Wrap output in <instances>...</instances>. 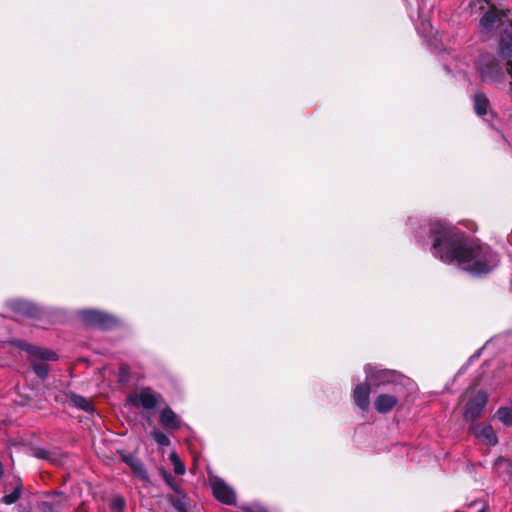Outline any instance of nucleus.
<instances>
[{"label": "nucleus", "instance_id": "f257e3e1", "mask_svg": "<svg viewBox=\"0 0 512 512\" xmlns=\"http://www.w3.org/2000/svg\"><path fill=\"white\" fill-rule=\"evenodd\" d=\"M429 237L433 256L446 264L474 275L489 273L497 265V256L487 245L469 242L464 233L440 221L429 224Z\"/></svg>", "mask_w": 512, "mask_h": 512}, {"label": "nucleus", "instance_id": "f03ea898", "mask_svg": "<svg viewBox=\"0 0 512 512\" xmlns=\"http://www.w3.org/2000/svg\"><path fill=\"white\" fill-rule=\"evenodd\" d=\"M482 33L500 35L499 53L504 59L512 57V21L495 8L489 9L480 20Z\"/></svg>", "mask_w": 512, "mask_h": 512}, {"label": "nucleus", "instance_id": "7ed1b4c3", "mask_svg": "<svg viewBox=\"0 0 512 512\" xmlns=\"http://www.w3.org/2000/svg\"><path fill=\"white\" fill-rule=\"evenodd\" d=\"M477 70L482 82L491 85L502 84L505 81V72L497 63L494 56L483 54L477 61Z\"/></svg>", "mask_w": 512, "mask_h": 512}, {"label": "nucleus", "instance_id": "20e7f679", "mask_svg": "<svg viewBox=\"0 0 512 512\" xmlns=\"http://www.w3.org/2000/svg\"><path fill=\"white\" fill-rule=\"evenodd\" d=\"M26 351L33 358L32 368L36 375L40 378L47 377L48 365L44 362H37V360H56V354L51 350L32 345H27Z\"/></svg>", "mask_w": 512, "mask_h": 512}, {"label": "nucleus", "instance_id": "39448f33", "mask_svg": "<svg viewBox=\"0 0 512 512\" xmlns=\"http://www.w3.org/2000/svg\"><path fill=\"white\" fill-rule=\"evenodd\" d=\"M161 396L150 388H141L127 396V401L136 408L151 410L155 408Z\"/></svg>", "mask_w": 512, "mask_h": 512}, {"label": "nucleus", "instance_id": "423d86ee", "mask_svg": "<svg viewBox=\"0 0 512 512\" xmlns=\"http://www.w3.org/2000/svg\"><path fill=\"white\" fill-rule=\"evenodd\" d=\"M209 483L214 497L226 505H234L236 503V493L223 479L217 476L209 477Z\"/></svg>", "mask_w": 512, "mask_h": 512}, {"label": "nucleus", "instance_id": "0eeeda50", "mask_svg": "<svg viewBox=\"0 0 512 512\" xmlns=\"http://www.w3.org/2000/svg\"><path fill=\"white\" fill-rule=\"evenodd\" d=\"M487 404V394L484 391L476 392L466 403L463 417L466 421L474 422L483 414Z\"/></svg>", "mask_w": 512, "mask_h": 512}, {"label": "nucleus", "instance_id": "6e6552de", "mask_svg": "<svg viewBox=\"0 0 512 512\" xmlns=\"http://www.w3.org/2000/svg\"><path fill=\"white\" fill-rule=\"evenodd\" d=\"M79 317L83 323L100 329H109L116 324L113 317L96 310H82Z\"/></svg>", "mask_w": 512, "mask_h": 512}, {"label": "nucleus", "instance_id": "1a4fd4ad", "mask_svg": "<svg viewBox=\"0 0 512 512\" xmlns=\"http://www.w3.org/2000/svg\"><path fill=\"white\" fill-rule=\"evenodd\" d=\"M366 380L370 386L382 387L395 382L396 374L391 370L377 369L372 365L365 367Z\"/></svg>", "mask_w": 512, "mask_h": 512}, {"label": "nucleus", "instance_id": "9d476101", "mask_svg": "<svg viewBox=\"0 0 512 512\" xmlns=\"http://www.w3.org/2000/svg\"><path fill=\"white\" fill-rule=\"evenodd\" d=\"M400 397L401 387L394 385L392 394L383 393L376 397L374 407L379 413H388L398 404Z\"/></svg>", "mask_w": 512, "mask_h": 512}, {"label": "nucleus", "instance_id": "9b49d317", "mask_svg": "<svg viewBox=\"0 0 512 512\" xmlns=\"http://www.w3.org/2000/svg\"><path fill=\"white\" fill-rule=\"evenodd\" d=\"M469 432L487 445L494 446L498 442L497 435L490 424L472 423Z\"/></svg>", "mask_w": 512, "mask_h": 512}, {"label": "nucleus", "instance_id": "f8f14e48", "mask_svg": "<svg viewBox=\"0 0 512 512\" xmlns=\"http://www.w3.org/2000/svg\"><path fill=\"white\" fill-rule=\"evenodd\" d=\"M8 306L20 315L36 317L39 314V308L27 300L14 299L8 302Z\"/></svg>", "mask_w": 512, "mask_h": 512}, {"label": "nucleus", "instance_id": "ddd939ff", "mask_svg": "<svg viewBox=\"0 0 512 512\" xmlns=\"http://www.w3.org/2000/svg\"><path fill=\"white\" fill-rule=\"evenodd\" d=\"M123 461L130 466L134 474L144 483H149V474L143 463L132 455L123 456Z\"/></svg>", "mask_w": 512, "mask_h": 512}, {"label": "nucleus", "instance_id": "4468645a", "mask_svg": "<svg viewBox=\"0 0 512 512\" xmlns=\"http://www.w3.org/2000/svg\"><path fill=\"white\" fill-rule=\"evenodd\" d=\"M369 394H370V384L364 383L359 384L355 387L353 392V398L356 403V405L362 409L366 410L369 407Z\"/></svg>", "mask_w": 512, "mask_h": 512}, {"label": "nucleus", "instance_id": "2eb2a0df", "mask_svg": "<svg viewBox=\"0 0 512 512\" xmlns=\"http://www.w3.org/2000/svg\"><path fill=\"white\" fill-rule=\"evenodd\" d=\"M160 423L167 429H178L181 426V419L170 408H165L159 415Z\"/></svg>", "mask_w": 512, "mask_h": 512}, {"label": "nucleus", "instance_id": "dca6fc26", "mask_svg": "<svg viewBox=\"0 0 512 512\" xmlns=\"http://www.w3.org/2000/svg\"><path fill=\"white\" fill-rule=\"evenodd\" d=\"M474 110L479 115H485L490 107V102L484 93H476L473 98Z\"/></svg>", "mask_w": 512, "mask_h": 512}, {"label": "nucleus", "instance_id": "f3484780", "mask_svg": "<svg viewBox=\"0 0 512 512\" xmlns=\"http://www.w3.org/2000/svg\"><path fill=\"white\" fill-rule=\"evenodd\" d=\"M70 402L77 408L85 411V412H93V407L91 402L83 396L77 395L75 393H70L68 395Z\"/></svg>", "mask_w": 512, "mask_h": 512}, {"label": "nucleus", "instance_id": "a211bd4d", "mask_svg": "<svg viewBox=\"0 0 512 512\" xmlns=\"http://www.w3.org/2000/svg\"><path fill=\"white\" fill-rule=\"evenodd\" d=\"M495 469L498 474L506 473L512 479V461L500 457L495 461Z\"/></svg>", "mask_w": 512, "mask_h": 512}, {"label": "nucleus", "instance_id": "6ab92c4d", "mask_svg": "<svg viewBox=\"0 0 512 512\" xmlns=\"http://www.w3.org/2000/svg\"><path fill=\"white\" fill-rule=\"evenodd\" d=\"M496 418L505 426H512V409L500 407L496 412Z\"/></svg>", "mask_w": 512, "mask_h": 512}, {"label": "nucleus", "instance_id": "aec40b11", "mask_svg": "<svg viewBox=\"0 0 512 512\" xmlns=\"http://www.w3.org/2000/svg\"><path fill=\"white\" fill-rule=\"evenodd\" d=\"M169 459L174 466V472L176 475H184L186 472V468L181 461L180 457L176 452H171L169 455Z\"/></svg>", "mask_w": 512, "mask_h": 512}, {"label": "nucleus", "instance_id": "412c9836", "mask_svg": "<svg viewBox=\"0 0 512 512\" xmlns=\"http://www.w3.org/2000/svg\"><path fill=\"white\" fill-rule=\"evenodd\" d=\"M160 474L163 478V480L165 481V483L173 490L175 491L176 493L178 494H182V489L181 487L175 483L173 477L171 476V474L165 470V469H160Z\"/></svg>", "mask_w": 512, "mask_h": 512}, {"label": "nucleus", "instance_id": "4be33fe9", "mask_svg": "<svg viewBox=\"0 0 512 512\" xmlns=\"http://www.w3.org/2000/svg\"><path fill=\"white\" fill-rule=\"evenodd\" d=\"M466 1H467V8H469L472 13L484 10L485 7L488 5V2L486 0H466Z\"/></svg>", "mask_w": 512, "mask_h": 512}, {"label": "nucleus", "instance_id": "5701e85b", "mask_svg": "<svg viewBox=\"0 0 512 512\" xmlns=\"http://www.w3.org/2000/svg\"><path fill=\"white\" fill-rule=\"evenodd\" d=\"M185 498H186L185 495H183L182 497H177V498L170 496L169 500L178 512H187Z\"/></svg>", "mask_w": 512, "mask_h": 512}, {"label": "nucleus", "instance_id": "b1692460", "mask_svg": "<svg viewBox=\"0 0 512 512\" xmlns=\"http://www.w3.org/2000/svg\"><path fill=\"white\" fill-rule=\"evenodd\" d=\"M152 436L155 442L160 446H169L171 443L169 437L159 430H154Z\"/></svg>", "mask_w": 512, "mask_h": 512}, {"label": "nucleus", "instance_id": "393cba45", "mask_svg": "<svg viewBox=\"0 0 512 512\" xmlns=\"http://www.w3.org/2000/svg\"><path fill=\"white\" fill-rule=\"evenodd\" d=\"M21 496V487H17L14 489L13 492H11L10 494H7L5 495L3 498H2V501L5 503V504H13L15 503Z\"/></svg>", "mask_w": 512, "mask_h": 512}, {"label": "nucleus", "instance_id": "a878e982", "mask_svg": "<svg viewBox=\"0 0 512 512\" xmlns=\"http://www.w3.org/2000/svg\"><path fill=\"white\" fill-rule=\"evenodd\" d=\"M125 504L126 503L123 497L115 496L110 503V508L115 512H122V510L125 507Z\"/></svg>", "mask_w": 512, "mask_h": 512}, {"label": "nucleus", "instance_id": "bb28decb", "mask_svg": "<svg viewBox=\"0 0 512 512\" xmlns=\"http://www.w3.org/2000/svg\"><path fill=\"white\" fill-rule=\"evenodd\" d=\"M506 73L510 76V92L512 94V59L508 58L506 61Z\"/></svg>", "mask_w": 512, "mask_h": 512}, {"label": "nucleus", "instance_id": "cd10ccee", "mask_svg": "<svg viewBox=\"0 0 512 512\" xmlns=\"http://www.w3.org/2000/svg\"><path fill=\"white\" fill-rule=\"evenodd\" d=\"M34 456L39 459H49V452L45 449H37L34 452Z\"/></svg>", "mask_w": 512, "mask_h": 512}, {"label": "nucleus", "instance_id": "c85d7f7f", "mask_svg": "<svg viewBox=\"0 0 512 512\" xmlns=\"http://www.w3.org/2000/svg\"><path fill=\"white\" fill-rule=\"evenodd\" d=\"M246 512H267V511L262 508H258V509L249 508L246 510Z\"/></svg>", "mask_w": 512, "mask_h": 512}, {"label": "nucleus", "instance_id": "c756f323", "mask_svg": "<svg viewBox=\"0 0 512 512\" xmlns=\"http://www.w3.org/2000/svg\"><path fill=\"white\" fill-rule=\"evenodd\" d=\"M43 506L49 510L52 508L49 503H44Z\"/></svg>", "mask_w": 512, "mask_h": 512}, {"label": "nucleus", "instance_id": "7c9ffc66", "mask_svg": "<svg viewBox=\"0 0 512 512\" xmlns=\"http://www.w3.org/2000/svg\"><path fill=\"white\" fill-rule=\"evenodd\" d=\"M478 512H486V508L482 507Z\"/></svg>", "mask_w": 512, "mask_h": 512}]
</instances>
